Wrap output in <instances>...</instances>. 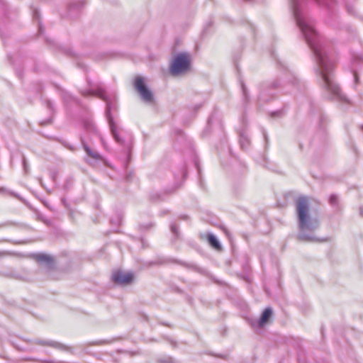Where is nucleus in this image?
I'll list each match as a JSON object with an SVG mask.
<instances>
[{
  "instance_id": "1",
  "label": "nucleus",
  "mask_w": 363,
  "mask_h": 363,
  "mask_svg": "<svg viewBox=\"0 0 363 363\" xmlns=\"http://www.w3.org/2000/svg\"><path fill=\"white\" fill-rule=\"evenodd\" d=\"M294 4V13L296 19L297 24L303 33L306 40L310 48L313 50L317 61L320 66V74L324 81L325 85L328 91L337 96H340V88L333 83L329 74L333 69L334 62L331 60L325 48L320 43L319 38L313 26L306 19L298 6L296 0H293Z\"/></svg>"
},
{
  "instance_id": "11",
  "label": "nucleus",
  "mask_w": 363,
  "mask_h": 363,
  "mask_svg": "<svg viewBox=\"0 0 363 363\" xmlns=\"http://www.w3.org/2000/svg\"><path fill=\"white\" fill-rule=\"evenodd\" d=\"M329 201L332 205H336L337 202V198L335 195H331L329 199Z\"/></svg>"
},
{
  "instance_id": "17",
  "label": "nucleus",
  "mask_w": 363,
  "mask_h": 363,
  "mask_svg": "<svg viewBox=\"0 0 363 363\" xmlns=\"http://www.w3.org/2000/svg\"><path fill=\"white\" fill-rule=\"evenodd\" d=\"M223 231L226 234L227 236H228V237L230 236V233H229L228 230L226 228H223Z\"/></svg>"
},
{
  "instance_id": "12",
  "label": "nucleus",
  "mask_w": 363,
  "mask_h": 363,
  "mask_svg": "<svg viewBox=\"0 0 363 363\" xmlns=\"http://www.w3.org/2000/svg\"><path fill=\"white\" fill-rule=\"evenodd\" d=\"M240 143H241L242 147H247L248 145V141L245 138L241 137Z\"/></svg>"
},
{
  "instance_id": "15",
  "label": "nucleus",
  "mask_w": 363,
  "mask_h": 363,
  "mask_svg": "<svg viewBox=\"0 0 363 363\" xmlns=\"http://www.w3.org/2000/svg\"><path fill=\"white\" fill-rule=\"evenodd\" d=\"M97 94L101 97V98H104V95H105V91L102 89L101 90H99L98 92H97Z\"/></svg>"
},
{
  "instance_id": "3",
  "label": "nucleus",
  "mask_w": 363,
  "mask_h": 363,
  "mask_svg": "<svg viewBox=\"0 0 363 363\" xmlns=\"http://www.w3.org/2000/svg\"><path fill=\"white\" fill-rule=\"evenodd\" d=\"M190 67V57L186 53L177 55L171 64L170 70L173 75L185 73Z\"/></svg>"
},
{
  "instance_id": "10",
  "label": "nucleus",
  "mask_w": 363,
  "mask_h": 363,
  "mask_svg": "<svg viewBox=\"0 0 363 363\" xmlns=\"http://www.w3.org/2000/svg\"><path fill=\"white\" fill-rule=\"evenodd\" d=\"M111 130H112V133H113L116 140L118 142H122V139L119 137L118 133H117V131L116 130V129L113 125H111Z\"/></svg>"
},
{
  "instance_id": "8",
  "label": "nucleus",
  "mask_w": 363,
  "mask_h": 363,
  "mask_svg": "<svg viewBox=\"0 0 363 363\" xmlns=\"http://www.w3.org/2000/svg\"><path fill=\"white\" fill-rule=\"evenodd\" d=\"M83 146L86 154L94 160L96 161L102 160V156L99 152L91 150V148L86 144H84Z\"/></svg>"
},
{
  "instance_id": "5",
  "label": "nucleus",
  "mask_w": 363,
  "mask_h": 363,
  "mask_svg": "<svg viewBox=\"0 0 363 363\" xmlns=\"http://www.w3.org/2000/svg\"><path fill=\"white\" fill-rule=\"evenodd\" d=\"M134 278V274L132 272H123L118 270L113 273L112 280L114 283L121 285H127L130 284Z\"/></svg>"
},
{
  "instance_id": "7",
  "label": "nucleus",
  "mask_w": 363,
  "mask_h": 363,
  "mask_svg": "<svg viewBox=\"0 0 363 363\" xmlns=\"http://www.w3.org/2000/svg\"><path fill=\"white\" fill-rule=\"evenodd\" d=\"M272 313V310L271 308L268 307L264 309L263 311L261 318L258 320L257 323L256 324L257 327L261 328L264 324H266L271 316Z\"/></svg>"
},
{
  "instance_id": "20",
  "label": "nucleus",
  "mask_w": 363,
  "mask_h": 363,
  "mask_svg": "<svg viewBox=\"0 0 363 363\" xmlns=\"http://www.w3.org/2000/svg\"><path fill=\"white\" fill-rule=\"evenodd\" d=\"M316 1H318L319 3H323L322 0H316Z\"/></svg>"
},
{
  "instance_id": "16",
  "label": "nucleus",
  "mask_w": 363,
  "mask_h": 363,
  "mask_svg": "<svg viewBox=\"0 0 363 363\" xmlns=\"http://www.w3.org/2000/svg\"><path fill=\"white\" fill-rule=\"evenodd\" d=\"M23 164L25 172H27L28 164H27V162L25 158H23Z\"/></svg>"
},
{
  "instance_id": "9",
  "label": "nucleus",
  "mask_w": 363,
  "mask_h": 363,
  "mask_svg": "<svg viewBox=\"0 0 363 363\" xmlns=\"http://www.w3.org/2000/svg\"><path fill=\"white\" fill-rule=\"evenodd\" d=\"M208 240L209 244L215 249L216 250H220L221 249V245L220 244L219 241L216 238V236H214L213 234L209 233L208 235Z\"/></svg>"
},
{
  "instance_id": "19",
  "label": "nucleus",
  "mask_w": 363,
  "mask_h": 363,
  "mask_svg": "<svg viewBox=\"0 0 363 363\" xmlns=\"http://www.w3.org/2000/svg\"><path fill=\"white\" fill-rule=\"evenodd\" d=\"M360 213L362 216H363V207L360 208Z\"/></svg>"
},
{
  "instance_id": "13",
  "label": "nucleus",
  "mask_w": 363,
  "mask_h": 363,
  "mask_svg": "<svg viewBox=\"0 0 363 363\" xmlns=\"http://www.w3.org/2000/svg\"><path fill=\"white\" fill-rule=\"evenodd\" d=\"M43 344L50 345L52 347H56L60 346V344L57 342H43Z\"/></svg>"
},
{
  "instance_id": "6",
  "label": "nucleus",
  "mask_w": 363,
  "mask_h": 363,
  "mask_svg": "<svg viewBox=\"0 0 363 363\" xmlns=\"http://www.w3.org/2000/svg\"><path fill=\"white\" fill-rule=\"evenodd\" d=\"M34 259L39 263L45 264L48 268H51L53 266L54 260L53 258L45 254H36L34 256Z\"/></svg>"
},
{
  "instance_id": "4",
  "label": "nucleus",
  "mask_w": 363,
  "mask_h": 363,
  "mask_svg": "<svg viewBox=\"0 0 363 363\" xmlns=\"http://www.w3.org/2000/svg\"><path fill=\"white\" fill-rule=\"evenodd\" d=\"M134 86L143 101L147 103L153 101L152 92L146 86L143 78L140 77L135 78Z\"/></svg>"
},
{
  "instance_id": "2",
  "label": "nucleus",
  "mask_w": 363,
  "mask_h": 363,
  "mask_svg": "<svg viewBox=\"0 0 363 363\" xmlns=\"http://www.w3.org/2000/svg\"><path fill=\"white\" fill-rule=\"evenodd\" d=\"M296 212L299 233L298 238L302 241H315L313 232L318 227V219L309 215L308 199L306 196H300L296 200Z\"/></svg>"
},
{
  "instance_id": "18",
  "label": "nucleus",
  "mask_w": 363,
  "mask_h": 363,
  "mask_svg": "<svg viewBox=\"0 0 363 363\" xmlns=\"http://www.w3.org/2000/svg\"><path fill=\"white\" fill-rule=\"evenodd\" d=\"M0 9H2V10L4 9V6L1 4H0Z\"/></svg>"
},
{
  "instance_id": "14",
  "label": "nucleus",
  "mask_w": 363,
  "mask_h": 363,
  "mask_svg": "<svg viewBox=\"0 0 363 363\" xmlns=\"http://www.w3.org/2000/svg\"><path fill=\"white\" fill-rule=\"evenodd\" d=\"M177 227L174 224L171 225V230L176 235L177 234Z\"/></svg>"
}]
</instances>
